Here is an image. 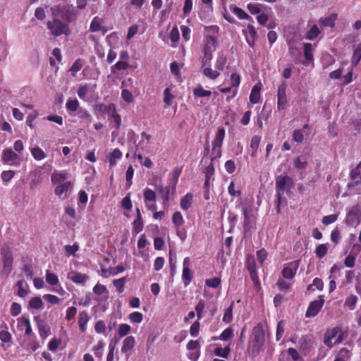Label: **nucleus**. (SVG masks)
Instances as JSON below:
<instances>
[{
    "label": "nucleus",
    "mask_w": 361,
    "mask_h": 361,
    "mask_svg": "<svg viewBox=\"0 0 361 361\" xmlns=\"http://www.w3.org/2000/svg\"><path fill=\"white\" fill-rule=\"evenodd\" d=\"M265 343V334L262 323L259 322L252 330L248 341L247 350L255 357L258 355Z\"/></svg>",
    "instance_id": "f257e3e1"
},
{
    "label": "nucleus",
    "mask_w": 361,
    "mask_h": 361,
    "mask_svg": "<svg viewBox=\"0 0 361 361\" xmlns=\"http://www.w3.org/2000/svg\"><path fill=\"white\" fill-rule=\"evenodd\" d=\"M218 47V39L216 36L204 35L203 39V56L201 59L202 67L209 65L213 58V53Z\"/></svg>",
    "instance_id": "f03ea898"
},
{
    "label": "nucleus",
    "mask_w": 361,
    "mask_h": 361,
    "mask_svg": "<svg viewBox=\"0 0 361 361\" xmlns=\"http://www.w3.org/2000/svg\"><path fill=\"white\" fill-rule=\"evenodd\" d=\"M47 28L51 35L54 37L63 35L68 37L71 34V29L69 25L59 18H53L51 20H48L47 22Z\"/></svg>",
    "instance_id": "7ed1b4c3"
},
{
    "label": "nucleus",
    "mask_w": 361,
    "mask_h": 361,
    "mask_svg": "<svg viewBox=\"0 0 361 361\" xmlns=\"http://www.w3.org/2000/svg\"><path fill=\"white\" fill-rule=\"evenodd\" d=\"M226 131L224 128H218L215 138L212 142V153L215 154L211 158L210 162L213 163L216 159L221 157V147L224 140Z\"/></svg>",
    "instance_id": "20e7f679"
},
{
    "label": "nucleus",
    "mask_w": 361,
    "mask_h": 361,
    "mask_svg": "<svg viewBox=\"0 0 361 361\" xmlns=\"http://www.w3.org/2000/svg\"><path fill=\"white\" fill-rule=\"evenodd\" d=\"M293 185L292 178L288 176H278L276 178V196H282L285 191L290 190Z\"/></svg>",
    "instance_id": "39448f33"
},
{
    "label": "nucleus",
    "mask_w": 361,
    "mask_h": 361,
    "mask_svg": "<svg viewBox=\"0 0 361 361\" xmlns=\"http://www.w3.org/2000/svg\"><path fill=\"white\" fill-rule=\"evenodd\" d=\"M171 220L176 229V235L180 240H184L187 237V233L184 228H181L185 223L182 214L179 211L175 212L172 215Z\"/></svg>",
    "instance_id": "423d86ee"
},
{
    "label": "nucleus",
    "mask_w": 361,
    "mask_h": 361,
    "mask_svg": "<svg viewBox=\"0 0 361 361\" xmlns=\"http://www.w3.org/2000/svg\"><path fill=\"white\" fill-rule=\"evenodd\" d=\"M1 255L2 257L4 271L11 272L13 262V257L11 247L4 244L1 248Z\"/></svg>",
    "instance_id": "0eeeda50"
},
{
    "label": "nucleus",
    "mask_w": 361,
    "mask_h": 361,
    "mask_svg": "<svg viewBox=\"0 0 361 361\" xmlns=\"http://www.w3.org/2000/svg\"><path fill=\"white\" fill-rule=\"evenodd\" d=\"M287 84L282 82L277 88V109L283 111L288 107V99L286 95Z\"/></svg>",
    "instance_id": "6e6552de"
},
{
    "label": "nucleus",
    "mask_w": 361,
    "mask_h": 361,
    "mask_svg": "<svg viewBox=\"0 0 361 361\" xmlns=\"http://www.w3.org/2000/svg\"><path fill=\"white\" fill-rule=\"evenodd\" d=\"M78 15L79 11L73 4H64L61 18L65 23L69 24L75 22Z\"/></svg>",
    "instance_id": "1a4fd4ad"
},
{
    "label": "nucleus",
    "mask_w": 361,
    "mask_h": 361,
    "mask_svg": "<svg viewBox=\"0 0 361 361\" xmlns=\"http://www.w3.org/2000/svg\"><path fill=\"white\" fill-rule=\"evenodd\" d=\"M324 304V300L322 295L319 297V300H313L310 302L305 313L307 317H315L321 310Z\"/></svg>",
    "instance_id": "9d476101"
},
{
    "label": "nucleus",
    "mask_w": 361,
    "mask_h": 361,
    "mask_svg": "<svg viewBox=\"0 0 361 361\" xmlns=\"http://www.w3.org/2000/svg\"><path fill=\"white\" fill-rule=\"evenodd\" d=\"M73 189V184L71 181H65L60 183L55 188L54 193L61 199H66Z\"/></svg>",
    "instance_id": "9b49d317"
},
{
    "label": "nucleus",
    "mask_w": 361,
    "mask_h": 361,
    "mask_svg": "<svg viewBox=\"0 0 361 361\" xmlns=\"http://www.w3.org/2000/svg\"><path fill=\"white\" fill-rule=\"evenodd\" d=\"M243 229L245 232L250 231L254 228L256 225L257 217L252 212L247 211V208H243Z\"/></svg>",
    "instance_id": "f8f14e48"
},
{
    "label": "nucleus",
    "mask_w": 361,
    "mask_h": 361,
    "mask_svg": "<svg viewBox=\"0 0 361 361\" xmlns=\"http://www.w3.org/2000/svg\"><path fill=\"white\" fill-rule=\"evenodd\" d=\"M298 269V264L297 262L286 264L281 271L283 277L286 279H292L296 274Z\"/></svg>",
    "instance_id": "ddd939ff"
},
{
    "label": "nucleus",
    "mask_w": 361,
    "mask_h": 361,
    "mask_svg": "<svg viewBox=\"0 0 361 361\" xmlns=\"http://www.w3.org/2000/svg\"><path fill=\"white\" fill-rule=\"evenodd\" d=\"M107 114L110 116L111 121L115 123L116 129L118 130L121 126V117L117 113L116 105L114 104H110V109H109Z\"/></svg>",
    "instance_id": "4468645a"
},
{
    "label": "nucleus",
    "mask_w": 361,
    "mask_h": 361,
    "mask_svg": "<svg viewBox=\"0 0 361 361\" xmlns=\"http://www.w3.org/2000/svg\"><path fill=\"white\" fill-rule=\"evenodd\" d=\"M338 332V328H333L331 329H328L324 334V343L329 348H332L334 345V343L332 342V339L337 336Z\"/></svg>",
    "instance_id": "2eb2a0df"
},
{
    "label": "nucleus",
    "mask_w": 361,
    "mask_h": 361,
    "mask_svg": "<svg viewBox=\"0 0 361 361\" xmlns=\"http://www.w3.org/2000/svg\"><path fill=\"white\" fill-rule=\"evenodd\" d=\"M261 88L262 84L259 82L255 84L254 87L252 88L249 97L251 104H255L259 102L261 99Z\"/></svg>",
    "instance_id": "dca6fc26"
},
{
    "label": "nucleus",
    "mask_w": 361,
    "mask_h": 361,
    "mask_svg": "<svg viewBox=\"0 0 361 361\" xmlns=\"http://www.w3.org/2000/svg\"><path fill=\"white\" fill-rule=\"evenodd\" d=\"M90 320V316L86 310L80 311L78 314V323L80 331L85 333L87 330V324Z\"/></svg>",
    "instance_id": "f3484780"
},
{
    "label": "nucleus",
    "mask_w": 361,
    "mask_h": 361,
    "mask_svg": "<svg viewBox=\"0 0 361 361\" xmlns=\"http://www.w3.org/2000/svg\"><path fill=\"white\" fill-rule=\"evenodd\" d=\"M37 328L42 339H46L51 334L49 326L43 320H37Z\"/></svg>",
    "instance_id": "a211bd4d"
},
{
    "label": "nucleus",
    "mask_w": 361,
    "mask_h": 361,
    "mask_svg": "<svg viewBox=\"0 0 361 361\" xmlns=\"http://www.w3.org/2000/svg\"><path fill=\"white\" fill-rule=\"evenodd\" d=\"M68 279L75 283L84 284L89 279V276L85 274L73 271L68 274Z\"/></svg>",
    "instance_id": "6ab92c4d"
},
{
    "label": "nucleus",
    "mask_w": 361,
    "mask_h": 361,
    "mask_svg": "<svg viewBox=\"0 0 361 361\" xmlns=\"http://www.w3.org/2000/svg\"><path fill=\"white\" fill-rule=\"evenodd\" d=\"M135 338L133 336H127L123 341V345L121 348V352L128 355V354L130 353V351L135 346Z\"/></svg>",
    "instance_id": "aec40b11"
},
{
    "label": "nucleus",
    "mask_w": 361,
    "mask_h": 361,
    "mask_svg": "<svg viewBox=\"0 0 361 361\" xmlns=\"http://www.w3.org/2000/svg\"><path fill=\"white\" fill-rule=\"evenodd\" d=\"M18 328L24 326L25 335H30L32 333V329L30 324V321L27 317H20L18 319Z\"/></svg>",
    "instance_id": "412c9836"
},
{
    "label": "nucleus",
    "mask_w": 361,
    "mask_h": 361,
    "mask_svg": "<svg viewBox=\"0 0 361 361\" xmlns=\"http://www.w3.org/2000/svg\"><path fill=\"white\" fill-rule=\"evenodd\" d=\"M193 200V195L190 192H188L184 195L180 201V207L183 210H188L191 207Z\"/></svg>",
    "instance_id": "4be33fe9"
},
{
    "label": "nucleus",
    "mask_w": 361,
    "mask_h": 361,
    "mask_svg": "<svg viewBox=\"0 0 361 361\" xmlns=\"http://www.w3.org/2000/svg\"><path fill=\"white\" fill-rule=\"evenodd\" d=\"M338 18L337 13H331L330 16L322 18L319 19V22L324 27H334L335 26V22Z\"/></svg>",
    "instance_id": "5701e85b"
},
{
    "label": "nucleus",
    "mask_w": 361,
    "mask_h": 361,
    "mask_svg": "<svg viewBox=\"0 0 361 361\" xmlns=\"http://www.w3.org/2000/svg\"><path fill=\"white\" fill-rule=\"evenodd\" d=\"M227 63V56L224 52H219L215 61L214 66L218 71H224Z\"/></svg>",
    "instance_id": "b1692460"
},
{
    "label": "nucleus",
    "mask_w": 361,
    "mask_h": 361,
    "mask_svg": "<svg viewBox=\"0 0 361 361\" xmlns=\"http://www.w3.org/2000/svg\"><path fill=\"white\" fill-rule=\"evenodd\" d=\"M313 345V337L312 335H305L300 339V348L303 351H307Z\"/></svg>",
    "instance_id": "393cba45"
},
{
    "label": "nucleus",
    "mask_w": 361,
    "mask_h": 361,
    "mask_svg": "<svg viewBox=\"0 0 361 361\" xmlns=\"http://www.w3.org/2000/svg\"><path fill=\"white\" fill-rule=\"evenodd\" d=\"M261 142V137L259 135H254L250 142V149L252 150V152L250 154L252 157H255L257 154V150Z\"/></svg>",
    "instance_id": "a878e982"
},
{
    "label": "nucleus",
    "mask_w": 361,
    "mask_h": 361,
    "mask_svg": "<svg viewBox=\"0 0 361 361\" xmlns=\"http://www.w3.org/2000/svg\"><path fill=\"white\" fill-rule=\"evenodd\" d=\"M241 80L240 75L238 73H232L231 75V86L232 88L233 87L234 90L233 91V97H234L238 92V87L240 85Z\"/></svg>",
    "instance_id": "bb28decb"
},
{
    "label": "nucleus",
    "mask_w": 361,
    "mask_h": 361,
    "mask_svg": "<svg viewBox=\"0 0 361 361\" xmlns=\"http://www.w3.org/2000/svg\"><path fill=\"white\" fill-rule=\"evenodd\" d=\"M67 178V173L63 172H54L51 176V181L53 184L64 183Z\"/></svg>",
    "instance_id": "cd10ccee"
},
{
    "label": "nucleus",
    "mask_w": 361,
    "mask_h": 361,
    "mask_svg": "<svg viewBox=\"0 0 361 361\" xmlns=\"http://www.w3.org/2000/svg\"><path fill=\"white\" fill-rule=\"evenodd\" d=\"M234 307V301H232L230 305L224 310L223 316V322L229 324L233 321V309Z\"/></svg>",
    "instance_id": "c85d7f7f"
},
{
    "label": "nucleus",
    "mask_w": 361,
    "mask_h": 361,
    "mask_svg": "<svg viewBox=\"0 0 361 361\" xmlns=\"http://www.w3.org/2000/svg\"><path fill=\"white\" fill-rule=\"evenodd\" d=\"M174 98L175 96L172 94L171 88H166L164 91V103L166 108L172 105Z\"/></svg>",
    "instance_id": "c756f323"
},
{
    "label": "nucleus",
    "mask_w": 361,
    "mask_h": 361,
    "mask_svg": "<svg viewBox=\"0 0 361 361\" xmlns=\"http://www.w3.org/2000/svg\"><path fill=\"white\" fill-rule=\"evenodd\" d=\"M202 73L204 76L209 78L210 80H216L220 75V73L217 69L213 70L210 67H207V66L203 68Z\"/></svg>",
    "instance_id": "7c9ffc66"
},
{
    "label": "nucleus",
    "mask_w": 361,
    "mask_h": 361,
    "mask_svg": "<svg viewBox=\"0 0 361 361\" xmlns=\"http://www.w3.org/2000/svg\"><path fill=\"white\" fill-rule=\"evenodd\" d=\"M128 67V61L120 60L111 67V72L112 74H115L116 71L126 70Z\"/></svg>",
    "instance_id": "2f4dec72"
},
{
    "label": "nucleus",
    "mask_w": 361,
    "mask_h": 361,
    "mask_svg": "<svg viewBox=\"0 0 361 361\" xmlns=\"http://www.w3.org/2000/svg\"><path fill=\"white\" fill-rule=\"evenodd\" d=\"M304 57L308 62L312 61L313 57V48L311 43H304Z\"/></svg>",
    "instance_id": "473e14b6"
},
{
    "label": "nucleus",
    "mask_w": 361,
    "mask_h": 361,
    "mask_svg": "<svg viewBox=\"0 0 361 361\" xmlns=\"http://www.w3.org/2000/svg\"><path fill=\"white\" fill-rule=\"evenodd\" d=\"M192 271L190 268H183L182 279L185 286H188L192 280Z\"/></svg>",
    "instance_id": "72a5a7b5"
},
{
    "label": "nucleus",
    "mask_w": 361,
    "mask_h": 361,
    "mask_svg": "<svg viewBox=\"0 0 361 361\" xmlns=\"http://www.w3.org/2000/svg\"><path fill=\"white\" fill-rule=\"evenodd\" d=\"M30 152L34 159L37 161H41L47 157L45 152L39 147L32 148Z\"/></svg>",
    "instance_id": "f704fd0d"
},
{
    "label": "nucleus",
    "mask_w": 361,
    "mask_h": 361,
    "mask_svg": "<svg viewBox=\"0 0 361 361\" xmlns=\"http://www.w3.org/2000/svg\"><path fill=\"white\" fill-rule=\"evenodd\" d=\"M357 300L355 295H350L345 298L344 306L350 310H353L355 308Z\"/></svg>",
    "instance_id": "c9c22d12"
},
{
    "label": "nucleus",
    "mask_w": 361,
    "mask_h": 361,
    "mask_svg": "<svg viewBox=\"0 0 361 361\" xmlns=\"http://www.w3.org/2000/svg\"><path fill=\"white\" fill-rule=\"evenodd\" d=\"M232 11L238 17L239 19L248 20L253 22V19L243 9L235 6L233 8Z\"/></svg>",
    "instance_id": "e433bc0d"
},
{
    "label": "nucleus",
    "mask_w": 361,
    "mask_h": 361,
    "mask_svg": "<svg viewBox=\"0 0 361 361\" xmlns=\"http://www.w3.org/2000/svg\"><path fill=\"white\" fill-rule=\"evenodd\" d=\"M193 94L197 97H210L212 92L204 90L201 85H199L193 90Z\"/></svg>",
    "instance_id": "4c0bfd02"
},
{
    "label": "nucleus",
    "mask_w": 361,
    "mask_h": 361,
    "mask_svg": "<svg viewBox=\"0 0 361 361\" xmlns=\"http://www.w3.org/2000/svg\"><path fill=\"white\" fill-rule=\"evenodd\" d=\"M127 281V277L124 276L113 281V284L116 287V290L121 293L124 291L125 283Z\"/></svg>",
    "instance_id": "58836bf2"
},
{
    "label": "nucleus",
    "mask_w": 361,
    "mask_h": 361,
    "mask_svg": "<svg viewBox=\"0 0 361 361\" xmlns=\"http://www.w3.org/2000/svg\"><path fill=\"white\" fill-rule=\"evenodd\" d=\"M17 157L18 155L11 149H6L3 152L2 159L5 162L14 161Z\"/></svg>",
    "instance_id": "ea45409f"
},
{
    "label": "nucleus",
    "mask_w": 361,
    "mask_h": 361,
    "mask_svg": "<svg viewBox=\"0 0 361 361\" xmlns=\"http://www.w3.org/2000/svg\"><path fill=\"white\" fill-rule=\"evenodd\" d=\"M144 200L145 203L156 202L157 195L154 190L149 188H146L144 190Z\"/></svg>",
    "instance_id": "a19ab883"
},
{
    "label": "nucleus",
    "mask_w": 361,
    "mask_h": 361,
    "mask_svg": "<svg viewBox=\"0 0 361 361\" xmlns=\"http://www.w3.org/2000/svg\"><path fill=\"white\" fill-rule=\"evenodd\" d=\"M133 231L135 233H140L144 227V221L142 219V217H136L135 219L133 221Z\"/></svg>",
    "instance_id": "79ce46f5"
},
{
    "label": "nucleus",
    "mask_w": 361,
    "mask_h": 361,
    "mask_svg": "<svg viewBox=\"0 0 361 361\" xmlns=\"http://www.w3.org/2000/svg\"><path fill=\"white\" fill-rule=\"evenodd\" d=\"M245 266L248 271H255L256 269V262L254 255L249 254L246 256Z\"/></svg>",
    "instance_id": "37998d69"
},
{
    "label": "nucleus",
    "mask_w": 361,
    "mask_h": 361,
    "mask_svg": "<svg viewBox=\"0 0 361 361\" xmlns=\"http://www.w3.org/2000/svg\"><path fill=\"white\" fill-rule=\"evenodd\" d=\"M230 353L231 348L228 345L225 347L224 348H216L214 350V353L215 354V355L223 358H228Z\"/></svg>",
    "instance_id": "c03bdc74"
},
{
    "label": "nucleus",
    "mask_w": 361,
    "mask_h": 361,
    "mask_svg": "<svg viewBox=\"0 0 361 361\" xmlns=\"http://www.w3.org/2000/svg\"><path fill=\"white\" fill-rule=\"evenodd\" d=\"M320 33V30L317 25H314L306 34V39L314 40Z\"/></svg>",
    "instance_id": "a18cd8bd"
},
{
    "label": "nucleus",
    "mask_w": 361,
    "mask_h": 361,
    "mask_svg": "<svg viewBox=\"0 0 361 361\" xmlns=\"http://www.w3.org/2000/svg\"><path fill=\"white\" fill-rule=\"evenodd\" d=\"M29 306L35 310H39L43 308V302L39 297H33L29 302Z\"/></svg>",
    "instance_id": "49530a36"
},
{
    "label": "nucleus",
    "mask_w": 361,
    "mask_h": 361,
    "mask_svg": "<svg viewBox=\"0 0 361 361\" xmlns=\"http://www.w3.org/2000/svg\"><path fill=\"white\" fill-rule=\"evenodd\" d=\"M102 30V19L99 17H94L90 26V30L91 32H98Z\"/></svg>",
    "instance_id": "de8ad7c7"
},
{
    "label": "nucleus",
    "mask_w": 361,
    "mask_h": 361,
    "mask_svg": "<svg viewBox=\"0 0 361 361\" xmlns=\"http://www.w3.org/2000/svg\"><path fill=\"white\" fill-rule=\"evenodd\" d=\"M46 281L51 286H55L59 283V278L56 274L50 272L49 270L46 271Z\"/></svg>",
    "instance_id": "09e8293b"
},
{
    "label": "nucleus",
    "mask_w": 361,
    "mask_h": 361,
    "mask_svg": "<svg viewBox=\"0 0 361 361\" xmlns=\"http://www.w3.org/2000/svg\"><path fill=\"white\" fill-rule=\"evenodd\" d=\"M328 252V246L326 244H320L316 247L315 255L319 259L323 258Z\"/></svg>",
    "instance_id": "8fccbe9b"
},
{
    "label": "nucleus",
    "mask_w": 361,
    "mask_h": 361,
    "mask_svg": "<svg viewBox=\"0 0 361 361\" xmlns=\"http://www.w3.org/2000/svg\"><path fill=\"white\" fill-rule=\"evenodd\" d=\"M234 336L233 330L231 327H228L222 331L219 338L221 341H227Z\"/></svg>",
    "instance_id": "3c124183"
},
{
    "label": "nucleus",
    "mask_w": 361,
    "mask_h": 361,
    "mask_svg": "<svg viewBox=\"0 0 361 361\" xmlns=\"http://www.w3.org/2000/svg\"><path fill=\"white\" fill-rule=\"evenodd\" d=\"M79 102L77 99H68L66 104V108L68 111H76L79 109Z\"/></svg>",
    "instance_id": "603ef678"
},
{
    "label": "nucleus",
    "mask_w": 361,
    "mask_h": 361,
    "mask_svg": "<svg viewBox=\"0 0 361 361\" xmlns=\"http://www.w3.org/2000/svg\"><path fill=\"white\" fill-rule=\"evenodd\" d=\"M214 171L215 169L214 164L210 162L209 164L203 169V173L205 176V179L211 180V178H212V180H214Z\"/></svg>",
    "instance_id": "864d4df0"
},
{
    "label": "nucleus",
    "mask_w": 361,
    "mask_h": 361,
    "mask_svg": "<svg viewBox=\"0 0 361 361\" xmlns=\"http://www.w3.org/2000/svg\"><path fill=\"white\" fill-rule=\"evenodd\" d=\"M157 190L161 194V197L164 201V203H165V204L167 203L169 200V193H170L169 188L160 185L157 188Z\"/></svg>",
    "instance_id": "5fc2aeb1"
},
{
    "label": "nucleus",
    "mask_w": 361,
    "mask_h": 361,
    "mask_svg": "<svg viewBox=\"0 0 361 361\" xmlns=\"http://www.w3.org/2000/svg\"><path fill=\"white\" fill-rule=\"evenodd\" d=\"M169 38L173 43V44H172V47H176V43L178 42L180 39L179 31L176 27H173L172 30H171L169 34Z\"/></svg>",
    "instance_id": "6e6d98bb"
},
{
    "label": "nucleus",
    "mask_w": 361,
    "mask_h": 361,
    "mask_svg": "<svg viewBox=\"0 0 361 361\" xmlns=\"http://www.w3.org/2000/svg\"><path fill=\"white\" fill-rule=\"evenodd\" d=\"M104 343L100 341L92 348V351L95 356L98 358H102L104 351Z\"/></svg>",
    "instance_id": "4d7b16f0"
},
{
    "label": "nucleus",
    "mask_w": 361,
    "mask_h": 361,
    "mask_svg": "<svg viewBox=\"0 0 361 361\" xmlns=\"http://www.w3.org/2000/svg\"><path fill=\"white\" fill-rule=\"evenodd\" d=\"M221 280L219 277H214L205 280V285L208 287L216 288L221 284Z\"/></svg>",
    "instance_id": "13d9d810"
},
{
    "label": "nucleus",
    "mask_w": 361,
    "mask_h": 361,
    "mask_svg": "<svg viewBox=\"0 0 361 361\" xmlns=\"http://www.w3.org/2000/svg\"><path fill=\"white\" fill-rule=\"evenodd\" d=\"M128 318L131 322L140 324L143 320V314L139 312H134L129 314Z\"/></svg>",
    "instance_id": "bf43d9fd"
},
{
    "label": "nucleus",
    "mask_w": 361,
    "mask_h": 361,
    "mask_svg": "<svg viewBox=\"0 0 361 361\" xmlns=\"http://www.w3.org/2000/svg\"><path fill=\"white\" fill-rule=\"evenodd\" d=\"M88 92H89V85L85 84V85H80L79 87L77 93H78V95L80 97V99H81L82 100H85Z\"/></svg>",
    "instance_id": "052dcab7"
},
{
    "label": "nucleus",
    "mask_w": 361,
    "mask_h": 361,
    "mask_svg": "<svg viewBox=\"0 0 361 361\" xmlns=\"http://www.w3.org/2000/svg\"><path fill=\"white\" fill-rule=\"evenodd\" d=\"M131 327L130 325L127 324H121L118 326V334L120 338H122L126 336L129 331H130Z\"/></svg>",
    "instance_id": "680f3d73"
},
{
    "label": "nucleus",
    "mask_w": 361,
    "mask_h": 361,
    "mask_svg": "<svg viewBox=\"0 0 361 361\" xmlns=\"http://www.w3.org/2000/svg\"><path fill=\"white\" fill-rule=\"evenodd\" d=\"M336 357L347 361L351 357L350 350L346 348H342L337 353Z\"/></svg>",
    "instance_id": "e2e57ef3"
},
{
    "label": "nucleus",
    "mask_w": 361,
    "mask_h": 361,
    "mask_svg": "<svg viewBox=\"0 0 361 361\" xmlns=\"http://www.w3.org/2000/svg\"><path fill=\"white\" fill-rule=\"evenodd\" d=\"M24 284H25V281L23 280H19L17 282L16 286L18 288L17 295L20 298H25L27 295V290L24 288Z\"/></svg>",
    "instance_id": "0e129e2a"
},
{
    "label": "nucleus",
    "mask_w": 361,
    "mask_h": 361,
    "mask_svg": "<svg viewBox=\"0 0 361 361\" xmlns=\"http://www.w3.org/2000/svg\"><path fill=\"white\" fill-rule=\"evenodd\" d=\"M78 116L79 118H80L82 120H87L90 123L92 121V116H91L90 114L85 109H83V108H80L78 109Z\"/></svg>",
    "instance_id": "69168bd1"
},
{
    "label": "nucleus",
    "mask_w": 361,
    "mask_h": 361,
    "mask_svg": "<svg viewBox=\"0 0 361 361\" xmlns=\"http://www.w3.org/2000/svg\"><path fill=\"white\" fill-rule=\"evenodd\" d=\"M64 4H57L50 8V11L51 15L54 18H57L58 16L62 15V12L63 11Z\"/></svg>",
    "instance_id": "338daca9"
},
{
    "label": "nucleus",
    "mask_w": 361,
    "mask_h": 361,
    "mask_svg": "<svg viewBox=\"0 0 361 361\" xmlns=\"http://www.w3.org/2000/svg\"><path fill=\"white\" fill-rule=\"evenodd\" d=\"M361 59V47L359 46L357 47L353 52V55L352 57V64L356 66L358 64L359 61Z\"/></svg>",
    "instance_id": "774afa93"
}]
</instances>
